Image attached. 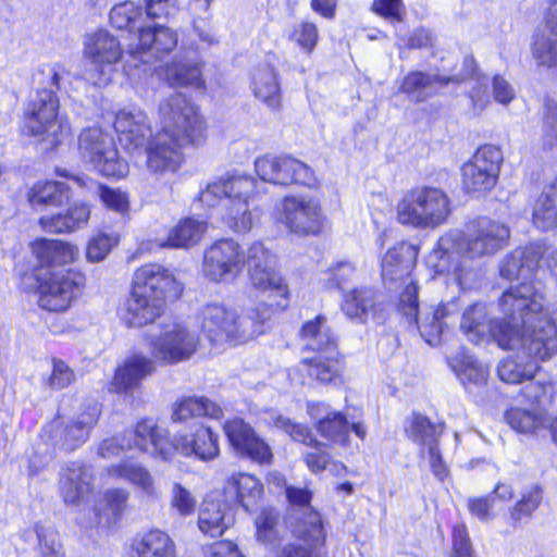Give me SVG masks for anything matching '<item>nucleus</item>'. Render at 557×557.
<instances>
[{"mask_svg":"<svg viewBox=\"0 0 557 557\" xmlns=\"http://www.w3.org/2000/svg\"><path fill=\"white\" fill-rule=\"evenodd\" d=\"M500 308L512 318L519 312L521 326L495 322L492 337L503 349H517L515 357L500 361L502 381L519 384L534 377L537 362L546 360L557 347V307L545 301V287L539 280L523 282L504 292Z\"/></svg>","mask_w":557,"mask_h":557,"instance_id":"obj_1","label":"nucleus"},{"mask_svg":"<svg viewBox=\"0 0 557 557\" xmlns=\"http://www.w3.org/2000/svg\"><path fill=\"white\" fill-rule=\"evenodd\" d=\"M159 123L160 131L149 140L151 128L146 113L131 108L116 113L114 128L128 152L145 148L150 172H175L183 162L182 148L201 145L207 126L197 106L181 92L160 102Z\"/></svg>","mask_w":557,"mask_h":557,"instance_id":"obj_2","label":"nucleus"},{"mask_svg":"<svg viewBox=\"0 0 557 557\" xmlns=\"http://www.w3.org/2000/svg\"><path fill=\"white\" fill-rule=\"evenodd\" d=\"M509 236L505 224L479 218L470 221L465 232L454 230L441 236L428 262L436 273L450 275L461 289H471L480 282L481 272L470 261L495 255Z\"/></svg>","mask_w":557,"mask_h":557,"instance_id":"obj_3","label":"nucleus"},{"mask_svg":"<svg viewBox=\"0 0 557 557\" xmlns=\"http://www.w3.org/2000/svg\"><path fill=\"white\" fill-rule=\"evenodd\" d=\"M182 285L164 267L149 263L134 273L133 290L127 300L124 320L129 326L141 327L153 322L162 312L166 298L175 299Z\"/></svg>","mask_w":557,"mask_h":557,"instance_id":"obj_4","label":"nucleus"},{"mask_svg":"<svg viewBox=\"0 0 557 557\" xmlns=\"http://www.w3.org/2000/svg\"><path fill=\"white\" fill-rule=\"evenodd\" d=\"M257 181L249 175H232L212 182L200 191L199 201L208 207L222 206V220L237 233H247L259 216L253 206Z\"/></svg>","mask_w":557,"mask_h":557,"instance_id":"obj_5","label":"nucleus"},{"mask_svg":"<svg viewBox=\"0 0 557 557\" xmlns=\"http://www.w3.org/2000/svg\"><path fill=\"white\" fill-rule=\"evenodd\" d=\"M200 331L212 344H240L264 332V317L256 310L238 315L222 304L211 302L198 313Z\"/></svg>","mask_w":557,"mask_h":557,"instance_id":"obj_6","label":"nucleus"},{"mask_svg":"<svg viewBox=\"0 0 557 557\" xmlns=\"http://www.w3.org/2000/svg\"><path fill=\"white\" fill-rule=\"evenodd\" d=\"M450 200L436 187H416L397 205L399 223L421 228H435L444 224L450 214Z\"/></svg>","mask_w":557,"mask_h":557,"instance_id":"obj_7","label":"nucleus"},{"mask_svg":"<svg viewBox=\"0 0 557 557\" xmlns=\"http://www.w3.org/2000/svg\"><path fill=\"white\" fill-rule=\"evenodd\" d=\"M199 337L187 325L176 322H162L159 332L148 337L151 357L165 366L190 359L199 348Z\"/></svg>","mask_w":557,"mask_h":557,"instance_id":"obj_8","label":"nucleus"},{"mask_svg":"<svg viewBox=\"0 0 557 557\" xmlns=\"http://www.w3.org/2000/svg\"><path fill=\"white\" fill-rule=\"evenodd\" d=\"M418 288L416 285H408L400 294L398 310L406 317L409 324L416 326L423 339L430 345L440 342L441 334L445 326V319L455 315L459 311L456 300L442 302L436 307L425 309L419 315Z\"/></svg>","mask_w":557,"mask_h":557,"instance_id":"obj_9","label":"nucleus"},{"mask_svg":"<svg viewBox=\"0 0 557 557\" xmlns=\"http://www.w3.org/2000/svg\"><path fill=\"white\" fill-rule=\"evenodd\" d=\"M77 148L81 158L103 176L120 178L128 172V165L119 156L113 138L101 128L83 129Z\"/></svg>","mask_w":557,"mask_h":557,"instance_id":"obj_10","label":"nucleus"},{"mask_svg":"<svg viewBox=\"0 0 557 557\" xmlns=\"http://www.w3.org/2000/svg\"><path fill=\"white\" fill-rule=\"evenodd\" d=\"M59 100L48 89L37 92L32 101L27 117V128L32 136L39 137L48 144V148H55L71 134L67 121L58 115Z\"/></svg>","mask_w":557,"mask_h":557,"instance_id":"obj_11","label":"nucleus"},{"mask_svg":"<svg viewBox=\"0 0 557 557\" xmlns=\"http://www.w3.org/2000/svg\"><path fill=\"white\" fill-rule=\"evenodd\" d=\"M277 220L297 236L319 235L326 226L320 201L307 195L284 197L277 207Z\"/></svg>","mask_w":557,"mask_h":557,"instance_id":"obj_12","label":"nucleus"},{"mask_svg":"<svg viewBox=\"0 0 557 557\" xmlns=\"http://www.w3.org/2000/svg\"><path fill=\"white\" fill-rule=\"evenodd\" d=\"M84 54L90 61L86 79L95 86H106L112 79L115 64L121 60L123 50L116 37L100 29L86 37Z\"/></svg>","mask_w":557,"mask_h":557,"instance_id":"obj_13","label":"nucleus"},{"mask_svg":"<svg viewBox=\"0 0 557 557\" xmlns=\"http://www.w3.org/2000/svg\"><path fill=\"white\" fill-rule=\"evenodd\" d=\"M503 162V153L493 145L478 148L462 168V185L467 193H482L493 188Z\"/></svg>","mask_w":557,"mask_h":557,"instance_id":"obj_14","label":"nucleus"},{"mask_svg":"<svg viewBox=\"0 0 557 557\" xmlns=\"http://www.w3.org/2000/svg\"><path fill=\"white\" fill-rule=\"evenodd\" d=\"M100 413V407L92 404L76 417L54 420L48 429L52 445L67 451L78 448L89 438Z\"/></svg>","mask_w":557,"mask_h":557,"instance_id":"obj_15","label":"nucleus"},{"mask_svg":"<svg viewBox=\"0 0 557 557\" xmlns=\"http://www.w3.org/2000/svg\"><path fill=\"white\" fill-rule=\"evenodd\" d=\"M255 170L260 180L272 184L310 186L314 182L312 169L290 156L264 154L256 159Z\"/></svg>","mask_w":557,"mask_h":557,"instance_id":"obj_16","label":"nucleus"},{"mask_svg":"<svg viewBox=\"0 0 557 557\" xmlns=\"http://www.w3.org/2000/svg\"><path fill=\"white\" fill-rule=\"evenodd\" d=\"M245 255L232 239H223L210 246L203 256V273L213 282H230L243 270Z\"/></svg>","mask_w":557,"mask_h":557,"instance_id":"obj_17","label":"nucleus"},{"mask_svg":"<svg viewBox=\"0 0 557 557\" xmlns=\"http://www.w3.org/2000/svg\"><path fill=\"white\" fill-rule=\"evenodd\" d=\"M85 283V275L79 272L53 273L40 285L38 304L49 311H64L81 294Z\"/></svg>","mask_w":557,"mask_h":557,"instance_id":"obj_18","label":"nucleus"},{"mask_svg":"<svg viewBox=\"0 0 557 557\" xmlns=\"http://www.w3.org/2000/svg\"><path fill=\"white\" fill-rule=\"evenodd\" d=\"M247 263L251 286L260 292H270L285 298L287 286L275 271V257L261 243H255L248 249Z\"/></svg>","mask_w":557,"mask_h":557,"instance_id":"obj_19","label":"nucleus"},{"mask_svg":"<svg viewBox=\"0 0 557 557\" xmlns=\"http://www.w3.org/2000/svg\"><path fill=\"white\" fill-rule=\"evenodd\" d=\"M224 432L232 447L242 457L249 458L259 465H270L272 462L273 453L271 447L244 420L226 421Z\"/></svg>","mask_w":557,"mask_h":557,"instance_id":"obj_20","label":"nucleus"},{"mask_svg":"<svg viewBox=\"0 0 557 557\" xmlns=\"http://www.w3.org/2000/svg\"><path fill=\"white\" fill-rule=\"evenodd\" d=\"M172 454L174 451L185 457H196L208 461L220 454L218 435L205 425H198L190 434L177 433L171 441Z\"/></svg>","mask_w":557,"mask_h":557,"instance_id":"obj_21","label":"nucleus"},{"mask_svg":"<svg viewBox=\"0 0 557 557\" xmlns=\"http://www.w3.org/2000/svg\"><path fill=\"white\" fill-rule=\"evenodd\" d=\"M178 42L177 33L164 25L145 26L139 29L138 44L129 48V54L143 62L145 57H156L171 52Z\"/></svg>","mask_w":557,"mask_h":557,"instance_id":"obj_22","label":"nucleus"},{"mask_svg":"<svg viewBox=\"0 0 557 557\" xmlns=\"http://www.w3.org/2000/svg\"><path fill=\"white\" fill-rule=\"evenodd\" d=\"M126 436L132 441L133 448L163 460L172 458V447L166 438V431L158 426L152 419L139 421L133 431L126 433Z\"/></svg>","mask_w":557,"mask_h":557,"instance_id":"obj_23","label":"nucleus"},{"mask_svg":"<svg viewBox=\"0 0 557 557\" xmlns=\"http://www.w3.org/2000/svg\"><path fill=\"white\" fill-rule=\"evenodd\" d=\"M418 251L409 243H400L389 249L382 259V277L385 284L400 282L416 285L410 276L416 264Z\"/></svg>","mask_w":557,"mask_h":557,"instance_id":"obj_24","label":"nucleus"},{"mask_svg":"<svg viewBox=\"0 0 557 557\" xmlns=\"http://www.w3.org/2000/svg\"><path fill=\"white\" fill-rule=\"evenodd\" d=\"M286 496L293 506L304 510L305 520H299L292 527L293 534L300 539H311L321 542L325 539L320 515L310 507L311 492L305 487L289 486L286 488Z\"/></svg>","mask_w":557,"mask_h":557,"instance_id":"obj_25","label":"nucleus"},{"mask_svg":"<svg viewBox=\"0 0 557 557\" xmlns=\"http://www.w3.org/2000/svg\"><path fill=\"white\" fill-rule=\"evenodd\" d=\"M274 425L287 433L294 441L310 447L311 450L305 454V461L312 472H321L326 469L330 456L323 449V444L318 442L306 426L281 414L274 419Z\"/></svg>","mask_w":557,"mask_h":557,"instance_id":"obj_26","label":"nucleus"},{"mask_svg":"<svg viewBox=\"0 0 557 557\" xmlns=\"http://www.w3.org/2000/svg\"><path fill=\"white\" fill-rule=\"evenodd\" d=\"M156 360L141 352L128 356L116 370L111 382V389L128 393L137 388L141 381L156 371Z\"/></svg>","mask_w":557,"mask_h":557,"instance_id":"obj_27","label":"nucleus"},{"mask_svg":"<svg viewBox=\"0 0 557 557\" xmlns=\"http://www.w3.org/2000/svg\"><path fill=\"white\" fill-rule=\"evenodd\" d=\"M498 308L503 317L493 319L488 325L485 323L486 312L484 305L473 304L463 311L460 329L470 342L479 344L487 332L492 335L491 329L495 322L517 325V327L521 326L519 312L515 313V318L505 314L500 308V301L498 302Z\"/></svg>","mask_w":557,"mask_h":557,"instance_id":"obj_28","label":"nucleus"},{"mask_svg":"<svg viewBox=\"0 0 557 557\" xmlns=\"http://www.w3.org/2000/svg\"><path fill=\"white\" fill-rule=\"evenodd\" d=\"M92 474L89 467L71 462L61 475L60 492L66 504H81L92 491Z\"/></svg>","mask_w":557,"mask_h":557,"instance_id":"obj_29","label":"nucleus"},{"mask_svg":"<svg viewBox=\"0 0 557 557\" xmlns=\"http://www.w3.org/2000/svg\"><path fill=\"white\" fill-rule=\"evenodd\" d=\"M107 474L115 480H124L139 490L146 497L157 498L159 487L149 470L139 462L125 460L108 467Z\"/></svg>","mask_w":557,"mask_h":557,"instance_id":"obj_30","label":"nucleus"},{"mask_svg":"<svg viewBox=\"0 0 557 557\" xmlns=\"http://www.w3.org/2000/svg\"><path fill=\"white\" fill-rule=\"evenodd\" d=\"M456 81L454 76L413 71L404 77L400 91L414 102H423L433 95L436 85L444 86Z\"/></svg>","mask_w":557,"mask_h":557,"instance_id":"obj_31","label":"nucleus"},{"mask_svg":"<svg viewBox=\"0 0 557 557\" xmlns=\"http://www.w3.org/2000/svg\"><path fill=\"white\" fill-rule=\"evenodd\" d=\"M233 517L227 512V506L220 500L206 499L198 515L199 530L210 537H218L232 525Z\"/></svg>","mask_w":557,"mask_h":557,"instance_id":"obj_32","label":"nucleus"},{"mask_svg":"<svg viewBox=\"0 0 557 557\" xmlns=\"http://www.w3.org/2000/svg\"><path fill=\"white\" fill-rule=\"evenodd\" d=\"M253 95L268 108L274 110L281 106V90L277 75L273 66L263 64L258 66L251 78Z\"/></svg>","mask_w":557,"mask_h":557,"instance_id":"obj_33","label":"nucleus"},{"mask_svg":"<svg viewBox=\"0 0 557 557\" xmlns=\"http://www.w3.org/2000/svg\"><path fill=\"white\" fill-rule=\"evenodd\" d=\"M203 416L220 419L222 417V408L206 397H184L172 407L173 422L183 423L189 419Z\"/></svg>","mask_w":557,"mask_h":557,"instance_id":"obj_34","label":"nucleus"},{"mask_svg":"<svg viewBox=\"0 0 557 557\" xmlns=\"http://www.w3.org/2000/svg\"><path fill=\"white\" fill-rule=\"evenodd\" d=\"M301 338L307 348L313 351L337 355L336 341L332 330L326 325V319L318 315L314 320L308 321L301 329Z\"/></svg>","mask_w":557,"mask_h":557,"instance_id":"obj_35","label":"nucleus"},{"mask_svg":"<svg viewBox=\"0 0 557 557\" xmlns=\"http://www.w3.org/2000/svg\"><path fill=\"white\" fill-rule=\"evenodd\" d=\"M539 256L528 249H516L500 263V276L507 280L529 278L539 267Z\"/></svg>","mask_w":557,"mask_h":557,"instance_id":"obj_36","label":"nucleus"},{"mask_svg":"<svg viewBox=\"0 0 557 557\" xmlns=\"http://www.w3.org/2000/svg\"><path fill=\"white\" fill-rule=\"evenodd\" d=\"M33 249L40 262L47 265L66 264L78 256L76 246L53 239H38Z\"/></svg>","mask_w":557,"mask_h":557,"instance_id":"obj_37","label":"nucleus"},{"mask_svg":"<svg viewBox=\"0 0 557 557\" xmlns=\"http://www.w3.org/2000/svg\"><path fill=\"white\" fill-rule=\"evenodd\" d=\"M531 51L539 66L557 67V27L545 24L543 29L534 34Z\"/></svg>","mask_w":557,"mask_h":557,"instance_id":"obj_38","label":"nucleus"},{"mask_svg":"<svg viewBox=\"0 0 557 557\" xmlns=\"http://www.w3.org/2000/svg\"><path fill=\"white\" fill-rule=\"evenodd\" d=\"M308 375L320 384H337L341 379V366L336 355L319 354L301 361Z\"/></svg>","mask_w":557,"mask_h":557,"instance_id":"obj_39","label":"nucleus"},{"mask_svg":"<svg viewBox=\"0 0 557 557\" xmlns=\"http://www.w3.org/2000/svg\"><path fill=\"white\" fill-rule=\"evenodd\" d=\"M448 363L465 386L468 384L482 385L486 382L487 368L479 363L466 351H460L449 357Z\"/></svg>","mask_w":557,"mask_h":557,"instance_id":"obj_40","label":"nucleus"},{"mask_svg":"<svg viewBox=\"0 0 557 557\" xmlns=\"http://www.w3.org/2000/svg\"><path fill=\"white\" fill-rule=\"evenodd\" d=\"M532 216L534 225L540 230L557 226V180L537 197Z\"/></svg>","mask_w":557,"mask_h":557,"instance_id":"obj_41","label":"nucleus"},{"mask_svg":"<svg viewBox=\"0 0 557 557\" xmlns=\"http://www.w3.org/2000/svg\"><path fill=\"white\" fill-rule=\"evenodd\" d=\"M206 223L187 218L173 227L162 247L183 248L198 243L206 231Z\"/></svg>","mask_w":557,"mask_h":557,"instance_id":"obj_42","label":"nucleus"},{"mask_svg":"<svg viewBox=\"0 0 557 557\" xmlns=\"http://www.w3.org/2000/svg\"><path fill=\"white\" fill-rule=\"evenodd\" d=\"M374 297L370 289H352L344 295L342 310L351 320L364 322L374 310Z\"/></svg>","mask_w":557,"mask_h":557,"instance_id":"obj_43","label":"nucleus"},{"mask_svg":"<svg viewBox=\"0 0 557 557\" xmlns=\"http://www.w3.org/2000/svg\"><path fill=\"white\" fill-rule=\"evenodd\" d=\"M136 550L138 557H176L174 542L160 530L145 533L138 542Z\"/></svg>","mask_w":557,"mask_h":557,"instance_id":"obj_44","label":"nucleus"},{"mask_svg":"<svg viewBox=\"0 0 557 557\" xmlns=\"http://www.w3.org/2000/svg\"><path fill=\"white\" fill-rule=\"evenodd\" d=\"M509 425L520 433H535L549 425L550 419L540 409L511 408L506 414Z\"/></svg>","mask_w":557,"mask_h":557,"instance_id":"obj_45","label":"nucleus"},{"mask_svg":"<svg viewBox=\"0 0 557 557\" xmlns=\"http://www.w3.org/2000/svg\"><path fill=\"white\" fill-rule=\"evenodd\" d=\"M228 485L235 490L238 502L247 511L251 510L261 498L263 487L253 475L234 474L228 479Z\"/></svg>","mask_w":557,"mask_h":557,"instance_id":"obj_46","label":"nucleus"},{"mask_svg":"<svg viewBox=\"0 0 557 557\" xmlns=\"http://www.w3.org/2000/svg\"><path fill=\"white\" fill-rule=\"evenodd\" d=\"M164 77L172 86H202L201 72L196 63L174 61L164 70Z\"/></svg>","mask_w":557,"mask_h":557,"instance_id":"obj_47","label":"nucleus"},{"mask_svg":"<svg viewBox=\"0 0 557 557\" xmlns=\"http://www.w3.org/2000/svg\"><path fill=\"white\" fill-rule=\"evenodd\" d=\"M67 197V188L61 182H38L28 193L32 207L60 205Z\"/></svg>","mask_w":557,"mask_h":557,"instance_id":"obj_48","label":"nucleus"},{"mask_svg":"<svg viewBox=\"0 0 557 557\" xmlns=\"http://www.w3.org/2000/svg\"><path fill=\"white\" fill-rule=\"evenodd\" d=\"M128 492L125 488H110L107 490L103 494V498L101 500V510L103 509V513L98 512L97 516L99 520L98 524H111L114 523L117 517L121 515L123 509L125 508L126 502L128 499Z\"/></svg>","mask_w":557,"mask_h":557,"instance_id":"obj_49","label":"nucleus"},{"mask_svg":"<svg viewBox=\"0 0 557 557\" xmlns=\"http://www.w3.org/2000/svg\"><path fill=\"white\" fill-rule=\"evenodd\" d=\"M317 428L322 436L335 443H345L348 436V422L341 412L327 413Z\"/></svg>","mask_w":557,"mask_h":557,"instance_id":"obj_50","label":"nucleus"},{"mask_svg":"<svg viewBox=\"0 0 557 557\" xmlns=\"http://www.w3.org/2000/svg\"><path fill=\"white\" fill-rule=\"evenodd\" d=\"M141 9L133 1L115 4L110 11V22L117 29H132L141 18Z\"/></svg>","mask_w":557,"mask_h":557,"instance_id":"obj_51","label":"nucleus"},{"mask_svg":"<svg viewBox=\"0 0 557 557\" xmlns=\"http://www.w3.org/2000/svg\"><path fill=\"white\" fill-rule=\"evenodd\" d=\"M542 502V490L539 486L531 487L522 498L510 509V522L516 525L527 521L537 509Z\"/></svg>","mask_w":557,"mask_h":557,"instance_id":"obj_52","label":"nucleus"},{"mask_svg":"<svg viewBox=\"0 0 557 557\" xmlns=\"http://www.w3.org/2000/svg\"><path fill=\"white\" fill-rule=\"evenodd\" d=\"M407 432L410 438L421 445L429 447L436 444L438 429L424 416L414 414L411 418Z\"/></svg>","mask_w":557,"mask_h":557,"instance_id":"obj_53","label":"nucleus"},{"mask_svg":"<svg viewBox=\"0 0 557 557\" xmlns=\"http://www.w3.org/2000/svg\"><path fill=\"white\" fill-rule=\"evenodd\" d=\"M119 243L116 235L98 234L92 237L86 250V258L89 262L102 261Z\"/></svg>","mask_w":557,"mask_h":557,"instance_id":"obj_54","label":"nucleus"},{"mask_svg":"<svg viewBox=\"0 0 557 557\" xmlns=\"http://www.w3.org/2000/svg\"><path fill=\"white\" fill-rule=\"evenodd\" d=\"M257 539L264 543H273L276 539L277 515L271 508L262 509L256 521Z\"/></svg>","mask_w":557,"mask_h":557,"instance_id":"obj_55","label":"nucleus"},{"mask_svg":"<svg viewBox=\"0 0 557 557\" xmlns=\"http://www.w3.org/2000/svg\"><path fill=\"white\" fill-rule=\"evenodd\" d=\"M318 28L313 23L302 22L295 26L289 39L296 42L302 51L310 54L318 44Z\"/></svg>","mask_w":557,"mask_h":557,"instance_id":"obj_56","label":"nucleus"},{"mask_svg":"<svg viewBox=\"0 0 557 557\" xmlns=\"http://www.w3.org/2000/svg\"><path fill=\"white\" fill-rule=\"evenodd\" d=\"M171 506L180 516L187 517L194 513L196 499L187 488L175 483L171 492Z\"/></svg>","mask_w":557,"mask_h":557,"instance_id":"obj_57","label":"nucleus"},{"mask_svg":"<svg viewBox=\"0 0 557 557\" xmlns=\"http://www.w3.org/2000/svg\"><path fill=\"white\" fill-rule=\"evenodd\" d=\"M36 533L41 548V557H64L54 529L40 525L36 528Z\"/></svg>","mask_w":557,"mask_h":557,"instance_id":"obj_58","label":"nucleus"},{"mask_svg":"<svg viewBox=\"0 0 557 557\" xmlns=\"http://www.w3.org/2000/svg\"><path fill=\"white\" fill-rule=\"evenodd\" d=\"M307 546L286 544L278 548L276 557H323L320 552V546L324 544V541L314 542L311 539L304 540Z\"/></svg>","mask_w":557,"mask_h":557,"instance_id":"obj_59","label":"nucleus"},{"mask_svg":"<svg viewBox=\"0 0 557 557\" xmlns=\"http://www.w3.org/2000/svg\"><path fill=\"white\" fill-rule=\"evenodd\" d=\"M542 143L547 149L557 146V106L555 104L546 107L542 125Z\"/></svg>","mask_w":557,"mask_h":557,"instance_id":"obj_60","label":"nucleus"},{"mask_svg":"<svg viewBox=\"0 0 557 557\" xmlns=\"http://www.w3.org/2000/svg\"><path fill=\"white\" fill-rule=\"evenodd\" d=\"M75 380L73 370L62 360L52 361V371L46 384L53 389L69 386Z\"/></svg>","mask_w":557,"mask_h":557,"instance_id":"obj_61","label":"nucleus"},{"mask_svg":"<svg viewBox=\"0 0 557 557\" xmlns=\"http://www.w3.org/2000/svg\"><path fill=\"white\" fill-rule=\"evenodd\" d=\"M131 449H133V443L131 440H127L125 433L123 436L103 440L98 446V455L102 458L111 459Z\"/></svg>","mask_w":557,"mask_h":557,"instance_id":"obj_62","label":"nucleus"},{"mask_svg":"<svg viewBox=\"0 0 557 557\" xmlns=\"http://www.w3.org/2000/svg\"><path fill=\"white\" fill-rule=\"evenodd\" d=\"M453 557H475L465 524H457L453 529Z\"/></svg>","mask_w":557,"mask_h":557,"instance_id":"obj_63","label":"nucleus"},{"mask_svg":"<svg viewBox=\"0 0 557 557\" xmlns=\"http://www.w3.org/2000/svg\"><path fill=\"white\" fill-rule=\"evenodd\" d=\"M453 557H475L465 524H457L453 529Z\"/></svg>","mask_w":557,"mask_h":557,"instance_id":"obj_64","label":"nucleus"}]
</instances>
